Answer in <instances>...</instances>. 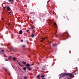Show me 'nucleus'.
Instances as JSON below:
<instances>
[{"label": "nucleus", "instance_id": "obj_22", "mask_svg": "<svg viewBox=\"0 0 79 79\" xmlns=\"http://www.w3.org/2000/svg\"><path fill=\"white\" fill-rule=\"evenodd\" d=\"M42 40H45V38H42Z\"/></svg>", "mask_w": 79, "mask_h": 79}, {"label": "nucleus", "instance_id": "obj_32", "mask_svg": "<svg viewBox=\"0 0 79 79\" xmlns=\"http://www.w3.org/2000/svg\"><path fill=\"white\" fill-rule=\"evenodd\" d=\"M7 4H8V3H7Z\"/></svg>", "mask_w": 79, "mask_h": 79}, {"label": "nucleus", "instance_id": "obj_20", "mask_svg": "<svg viewBox=\"0 0 79 79\" xmlns=\"http://www.w3.org/2000/svg\"><path fill=\"white\" fill-rule=\"evenodd\" d=\"M9 58H11V56H10L9 57Z\"/></svg>", "mask_w": 79, "mask_h": 79}, {"label": "nucleus", "instance_id": "obj_16", "mask_svg": "<svg viewBox=\"0 0 79 79\" xmlns=\"http://www.w3.org/2000/svg\"><path fill=\"white\" fill-rule=\"evenodd\" d=\"M24 79H27V77H24Z\"/></svg>", "mask_w": 79, "mask_h": 79}, {"label": "nucleus", "instance_id": "obj_9", "mask_svg": "<svg viewBox=\"0 0 79 79\" xmlns=\"http://www.w3.org/2000/svg\"><path fill=\"white\" fill-rule=\"evenodd\" d=\"M23 70H24V71H26V67L23 68Z\"/></svg>", "mask_w": 79, "mask_h": 79}, {"label": "nucleus", "instance_id": "obj_28", "mask_svg": "<svg viewBox=\"0 0 79 79\" xmlns=\"http://www.w3.org/2000/svg\"><path fill=\"white\" fill-rule=\"evenodd\" d=\"M25 45H23V47H25Z\"/></svg>", "mask_w": 79, "mask_h": 79}, {"label": "nucleus", "instance_id": "obj_35", "mask_svg": "<svg viewBox=\"0 0 79 79\" xmlns=\"http://www.w3.org/2000/svg\"><path fill=\"white\" fill-rule=\"evenodd\" d=\"M2 20H3V19H2Z\"/></svg>", "mask_w": 79, "mask_h": 79}, {"label": "nucleus", "instance_id": "obj_7", "mask_svg": "<svg viewBox=\"0 0 79 79\" xmlns=\"http://www.w3.org/2000/svg\"><path fill=\"white\" fill-rule=\"evenodd\" d=\"M31 37L32 38L34 37V34H32L31 35Z\"/></svg>", "mask_w": 79, "mask_h": 79}, {"label": "nucleus", "instance_id": "obj_30", "mask_svg": "<svg viewBox=\"0 0 79 79\" xmlns=\"http://www.w3.org/2000/svg\"><path fill=\"white\" fill-rule=\"evenodd\" d=\"M8 25H10V23H9Z\"/></svg>", "mask_w": 79, "mask_h": 79}, {"label": "nucleus", "instance_id": "obj_12", "mask_svg": "<svg viewBox=\"0 0 79 79\" xmlns=\"http://www.w3.org/2000/svg\"><path fill=\"white\" fill-rule=\"evenodd\" d=\"M45 77V75H41V77Z\"/></svg>", "mask_w": 79, "mask_h": 79}, {"label": "nucleus", "instance_id": "obj_25", "mask_svg": "<svg viewBox=\"0 0 79 79\" xmlns=\"http://www.w3.org/2000/svg\"><path fill=\"white\" fill-rule=\"evenodd\" d=\"M66 34L67 35H68V33H66Z\"/></svg>", "mask_w": 79, "mask_h": 79}, {"label": "nucleus", "instance_id": "obj_21", "mask_svg": "<svg viewBox=\"0 0 79 79\" xmlns=\"http://www.w3.org/2000/svg\"><path fill=\"white\" fill-rule=\"evenodd\" d=\"M5 61H8V59H5Z\"/></svg>", "mask_w": 79, "mask_h": 79}, {"label": "nucleus", "instance_id": "obj_19", "mask_svg": "<svg viewBox=\"0 0 79 79\" xmlns=\"http://www.w3.org/2000/svg\"><path fill=\"white\" fill-rule=\"evenodd\" d=\"M1 52H4V51H3V50H1Z\"/></svg>", "mask_w": 79, "mask_h": 79}, {"label": "nucleus", "instance_id": "obj_4", "mask_svg": "<svg viewBox=\"0 0 79 79\" xmlns=\"http://www.w3.org/2000/svg\"><path fill=\"white\" fill-rule=\"evenodd\" d=\"M19 34H23V31L22 30H20L19 31Z\"/></svg>", "mask_w": 79, "mask_h": 79}, {"label": "nucleus", "instance_id": "obj_24", "mask_svg": "<svg viewBox=\"0 0 79 79\" xmlns=\"http://www.w3.org/2000/svg\"><path fill=\"white\" fill-rule=\"evenodd\" d=\"M49 21H50V23H51L52 22V20H49Z\"/></svg>", "mask_w": 79, "mask_h": 79}, {"label": "nucleus", "instance_id": "obj_34", "mask_svg": "<svg viewBox=\"0 0 79 79\" xmlns=\"http://www.w3.org/2000/svg\"><path fill=\"white\" fill-rule=\"evenodd\" d=\"M46 38H47V37H46Z\"/></svg>", "mask_w": 79, "mask_h": 79}, {"label": "nucleus", "instance_id": "obj_15", "mask_svg": "<svg viewBox=\"0 0 79 79\" xmlns=\"http://www.w3.org/2000/svg\"><path fill=\"white\" fill-rule=\"evenodd\" d=\"M54 25L55 26H57V25H56V23H54Z\"/></svg>", "mask_w": 79, "mask_h": 79}, {"label": "nucleus", "instance_id": "obj_31", "mask_svg": "<svg viewBox=\"0 0 79 79\" xmlns=\"http://www.w3.org/2000/svg\"><path fill=\"white\" fill-rule=\"evenodd\" d=\"M35 32V31H33V32Z\"/></svg>", "mask_w": 79, "mask_h": 79}, {"label": "nucleus", "instance_id": "obj_29", "mask_svg": "<svg viewBox=\"0 0 79 79\" xmlns=\"http://www.w3.org/2000/svg\"><path fill=\"white\" fill-rule=\"evenodd\" d=\"M41 42H43L42 40H41Z\"/></svg>", "mask_w": 79, "mask_h": 79}, {"label": "nucleus", "instance_id": "obj_27", "mask_svg": "<svg viewBox=\"0 0 79 79\" xmlns=\"http://www.w3.org/2000/svg\"><path fill=\"white\" fill-rule=\"evenodd\" d=\"M56 44H53V46H55V45H56Z\"/></svg>", "mask_w": 79, "mask_h": 79}, {"label": "nucleus", "instance_id": "obj_26", "mask_svg": "<svg viewBox=\"0 0 79 79\" xmlns=\"http://www.w3.org/2000/svg\"><path fill=\"white\" fill-rule=\"evenodd\" d=\"M23 42V40H21V42Z\"/></svg>", "mask_w": 79, "mask_h": 79}, {"label": "nucleus", "instance_id": "obj_3", "mask_svg": "<svg viewBox=\"0 0 79 79\" xmlns=\"http://www.w3.org/2000/svg\"><path fill=\"white\" fill-rule=\"evenodd\" d=\"M6 8L7 11H10V10H11V9H10V7L9 6L7 7Z\"/></svg>", "mask_w": 79, "mask_h": 79}, {"label": "nucleus", "instance_id": "obj_8", "mask_svg": "<svg viewBox=\"0 0 79 79\" xmlns=\"http://www.w3.org/2000/svg\"><path fill=\"white\" fill-rule=\"evenodd\" d=\"M26 66H27V67H29L30 66L29 64H27Z\"/></svg>", "mask_w": 79, "mask_h": 79}, {"label": "nucleus", "instance_id": "obj_2", "mask_svg": "<svg viewBox=\"0 0 79 79\" xmlns=\"http://www.w3.org/2000/svg\"><path fill=\"white\" fill-rule=\"evenodd\" d=\"M65 76H66V78H67V79H71V78H70V77H69V76H68V75H65L64 76V77H65Z\"/></svg>", "mask_w": 79, "mask_h": 79}, {"label": "nucleus", "instance_id": "obj_11", "mask_svg": "<svg viewBox=\"0 0 79 79\" xmlns=\"http://www.w3.org/2000/svg\"><path fill=\"white\" fill-rule=\"evenodd\" d=\"M37 78H40V75H38L37 76Z\"/></svg>", "mask_w": 79, "mask_h": 79}, {"label": "nucleus", "instance_id": "obj_14", "mask_svg": "<svg viewBox=\"0 0 79 79\" xmlns=\"http://www.w3.org/2000/svg\"><path fill=\"white\" fill-rule=\"evenodd\" d=\"M9 15H11V12H9Z\"/></svg>", "mask_w": 79, "mask_h": 79}, {"label": "nucleus", "instance_id": "obj_23", "mask_svg": "<svg viewBox=\"0 0 79 79\" xmlns=\"http://www.w3.org/2000/svg\"><path fill=\"white\" fill-rule=\"evenodd\" d=\"M3 8H4V9H5V8H6V7H4Z\"/></svg>", "mask_w": 79, "mask_h": 79}, {"label": "nucleus", "instance_id": "obj_1", "mask_svg": "<svg viewBox=\"0 0 79 79\" xmlns=\"http://www.w3.org/2000/svg\"><path fill=\"white\" fill-rule=\"evenodd\" d=\"M65 75H68V76H69L70 77H73L74 76L72 73H62L61 75V76L62 77H64Z\"/></svg>", "mask_w": 79, "mask_h": 79}, {"label": "nucleus", "instance_id": "obj_5", "mask_svg": "<svg viewBox=\"0 0 79 79\" xmlns=\"http://www.w3.org/2000/svg\"><path fill=\"white\" fill-rule=\"evenodd\" d=\"M8 1L10 2H14V0H8Z\"/></svg>", "mask_w": 79, "mask_h": 79}, {"label": "nucleus", "instance_id": "obj_6", "mask_svg": "<svg viewBox=\"0 0 79 79\" xmlns=\"http://www.w3.org/2000/svg\"><path fill=\"white\" fill-rule=\"evenodd\" d=\"M22 63H23V64H26V62H24V61H23L22 62Z\"/></svg>", "mask_w": 79, "mask_h": 79}, {"label": "nucleus", "instance_id": "obj_10", "mask_svg": "<svg viewBox=\"0 0 79 79\" xmlns=\"http://www.w3.org/2000/svg\"><path fill=\"white\" fill-rule=\"evenodd\" d=\"M28 69L30 70H32V69L30 67H28Z\"/></svg>", "mask_w": 79, "mask_h": 79}, {"label": "nucleus", "instance_id": "obj_33", "mask_svg": "<svg viewBox=\"0 0 79 79\" xmlns=\"http://www.w3.org/2000/svg\"><path fill=\"white\" fill-rule=\"evenodd\" d=\"M9 76H10V74H9Z\"/></svg>", "mask_w": 79, "mask_h": 79}, {"label": "nucleus", "instance_id": "obj_18", "mask_svg": "<svg viewBox=\"0 0 79 79\" xmlns=\"http://www.w3.org/2000/svg\"><path fill=\"white\" fill-rule=\"evenodd\" d=\"M29 30H27V32H29Z\"/></svg>", "mask_w": 79, "mask_h": 79}, {"label": "nucleus", "instance_id": "obj_17", "mask_svg": "<svg viewBox=\"0 0 79 79\" xmlns=\"http://www.w3.org/2000/svg\"><path fill=\"white\" fill-rule=\"evenodd\" d=\"M55 35L56 37H58V36H57V35H56V33H55Z\"/></svg>", "mask_w": 79, "mask_h": 79}, {"label": "nucleus", "instance_id": "obj_13", "mask_svg": "<svg viewBox=\"0 0 79 79\" xmlns=\"http://www.w3.org/2000/svg\"><path fill=\"white\" fill-rule=\"evenodd\" d=\"M13 60L14 61H16V58H15V57L13 58Z\"/></svg>", "mask_w": 79, "mask_h": 79}]
</instances>
